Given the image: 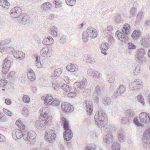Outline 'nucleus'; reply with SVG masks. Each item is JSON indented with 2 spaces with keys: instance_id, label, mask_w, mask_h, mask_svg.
Instances as JSON below:
<instances>
[{
  "instance_id": "1",
  "label": "nucleus",
  "mask_w": 150,
  "mask_h": 150,
  "mask_svg": "<svg viewBox=\"0 0 150 150\" xmlns=\"http://www.w3.org/2000/svg\"><path fill=\"white\" fill-rule=\"evenodd\" d=\"M107 117L105 112L101 110H99L94 116V120L96 124L99 128H103L106 132H110V125L105 124V120Z\"/></svg>"
},
{
  "instance_id": "2",
  "label": "nucleus",
  "mask_w": 150,
  "mask_h": 150,
  "mask_svg": "<svg viewBox=\"0 0 150 150\" xmlns=\"http://www.w3.org/2000/svg\"><path fill=\"white\" fill-rule=\"evenodd\" d=\"M52 117L51 115H48L46 112L44 114H41L39 120L35 122L36 127L38 129L41 128L43 127L48 126L51 122Z\"/></svg>"
},
{
  "instance_id": "3",
  "label": "nucleus",
  "mask_w": 150,
  "mask_h": 150,
  "mask_svg": "<svg viewBox=\"0 0 150 150\" xmlns=\"http://www.w3.org/2000/svg\"><path fill=\"white\" fill-rule=\"evenodd\" d=\"M62 120L65 130L63 133L64 139L66 141H69L72 138L73 134L69 128V122L63 117L62 118Z\"/></svg>"
},
{
  "instance_id": "4",
  "label": "nucleus",
  "mask_w": 150,
  "mask_h": 150,
  "mask_svg": "<svg viewBox=\"0 0 150 150\" xmlns=\"http://www.w3.org/2000/svg\"><path fill=\"white\" fill-rule=\"evenodd\" d=\"M97 35L96 29L91 27H88L86 31H84L83 33L82 39L84 42H87L88 40L89 36L91 38H95Z\"/></svg>"
},
{
  "instance_id": "5",
  "label": "nucleus",
  "mask_w": 150,
  "mask_h": 150,
  "mask_svg": "<svg viewBox=\"0 0 150 150\" xmlns=\"http://www.w3.org/2000/svg\"><path fill=\"white\" fill-rule=\"evenodd\" d=\"M143 87L142 81L139 79H137L129 85V89L131 91H136Z\"/></svg>"
},
{
  "instance_id": "6",
  "label": "nucleus",
  "mask_w": 150,
  "mask_h": 150,
  "mask_svg": "<svg viewBox=\"0 0 150 150\" xmlns=\"http://www.w3.org/2000/svg\"><path fill=\"white\" fill-rule=\"evenodd\" d=\"M46 133L45 139L50 143L53 142L56 136L55 131L51 129H49L47 131Z\"/></svg>"
},
{
  "instance_id": "7",
  "label": "nucleus",
  "mask_w": 150,
  "mask_h": 150,
  "mask_svg": "<svg viewBox=\"0 0 150 150\" xmlns=\"http://www.w3.org/2000/svg\"><path fill=\"white\" fill-rule=\"evenodd\" d=\"M24 136V139L26 141H28L30 142L29 143L32 144L33 142L34 141L35 138L36 137V135L35 133L33 131H30L28 132L26 131V133Z\"/></svg>"
},
{
  "instance_id": "8",
  "label": "nucleus",
  "mask_w": 150,
  "mask_h": 150,
  "mask_svg": "<svg viewBox=\"0 0 150 150\" xmlns=\"http://www.w3.org/2000/svg\"><path fill=\"white\" fill-rule=\"evenodd\" d=\"M140 122L142 123H148L150 121V116L149 114L143 112L139 114Z\"/></svg>"
},
{
  "instance_id": "9",
  "label": "nucleus",
  "mask_w": 150,
  "mask_h": 150,
  "mask_svg": "<svg viewBox=\"0 0 150 150\" xmlns=\"http://www.w3.org/2000/svg\"><path fill=\"white\" fill-rule=\"evenodd\" d=\"M21 14V9L18 7H16L13 8L10 11L11 16L14 18H17L20 16Z\"/></svg>"
},
{
  "instance_id": "10",
  "label": "nucleus",
  "mask_w": 150,
  "mask_h": 150,
  "mask_svg": "<svg viewBox=\"0 0 150 150\" xmlns=\"http://www.w3.org/2000/svg\"><path fill=\"white\" fill-rule=\"evenodd\" d=\"M61 108L62 110L66 112H71L74 110L73 106L66 102L62 103Z\"/></svg>"
},
{
  "instance_id": "11",
  "label": "nucleus",
  "mask_w": 150,
  "mask_h": 150,
  "mask_svg": "<svg viewBox=\"0 0 150 150\" xmlns=\"http://www.w3.org/2000/svg\"><path fill=\"white\" fill-rule=\"evenodd\" d=\"M145 54V51L143 49H138L135 56L137 61L139 62H141L144 58V56Z\"/></svg>"
},
{
  "instance_id": "12",
  "label": "nucleus",
  "mask_w": 150,
  "mask_h": 150,
  "mask_svg": "<svg viewBox=\"0 0 150 150\" xmlns=\"http://www.w3.org/2000/svg\"><path fill=\"white\" fill-rule=\"evenodd\" d=\"M87 73L88 75L98 79H99L101 76V74L100 72L91 68L88 69Z\"/></svg>"
},
{
  "instance_id": "13",
  "label": "nucleus",
  "mask_w": 150,
  "mask_h": 150,
  "mask_svg": "<svg viewBox=\"0 0 150 150\" xmlns=\"http://www.w3.org/2000/svg\"><path fill=\"white\" fill-rule=\"evenodd\" d=\"M115 35H117V38L120 41L122 42H125L128 40V37L127 35L124 34L122 32L120 31H117L115 33Z\"/></svg>"
},
{
  "instance_id": "14",
  "label": "nucleus",
  "mask_w": 150,
  "mask_h": 150,
  "mask_svg": "<svg viewBox=\"0 0 150 150\" xmlns=\"http://www.w3.org/2000/svg\"><path fill=\"white\" fill-rule=\"evenodd\" d=\"M88 82L87 80L85 78L83 79L80 82H77L74 84V86L76 87L77 86L81 89H83L85 88L87 86Z\"/></svg>"
},
{
  "instance_id": "15",
  "label": "nucleus",
  "mask_w": 150,
  "mask_h": 150,
  "mask_svg": "<svg viewBox=\"0 0 150 150\" xmlns=\"http://www.w3.org/2000/svg\"><path fill=\"white\" fill-rule=\"evenodd\" d=\"M142 140L145 143H150V130H146L144 133Z\"/></svg>"
},
{
  "instance_id": "16",
  "label": "nucleus",
  "mask_w": 150,
  "mask_h": 150,
  "mask_svg": "<svg viewBox=\"0 0 150 150\" xmlns=\"http://www.w3.org/2000/svg\"><path fill=\"white\" fill-rule=\"evenodd\" d=\"M52 4L48 2H45L42 4L41 6V8L42 10L46 12H49L52 10Z\"/></svg>"
},
{
  "instance_id": "17",
  "label": "nucleus",
  "mask_w": 150,
  "mask_h": 150,
  "mask_svg": "<svg viewBox=\"0 0 150 150\" xmlns=\"http://www.w3.org/2000/svg\"><path fill=\"white\" fill-rule=\"evenodd\" d=\"M40 54L42 56L45 57H50L52 55V53L47 47H43L40 51Z\"/></svg>"
},
{
  "instance_id": "18",
  "label": "nucleus",
  "mask_w": 150,
  "mask_h": 150,
  "mask_svg": "<svg viewBox=\"0 0 150 150\" xmlns=\"http://www.w3.org/2000/svg\"><path fill=\"white\" fill-rule=\"evenodd\" d=\"M86 110L88 114L91 115L93 112V103L90 101L86 100Z\"/></svg>"
},
{
  "instance_id": "19",
  "label": "nucleus",
  "mask_w": 150,
  "mask_h": 150,
  "mask_svg": "<svg viewBox=\"0 0 150 150\" xmlns=\"http://www.w3.org/2000/svg\"><path fill=\"white\" fill-rule=\"evenodd\" d=\"M101 53L104 55H106V51L109 48L108 44L105 42L101 43L100 46Z\"/></svg>"
},
{
  "instance_id": "20",
  "label": "nucleus",
  "mask_w": 150,
  "mask_h": 150,
  "mask_svg": "<svg viewBox=\"0 0 150 150\" xmlns=\"http://www.w3.org/2000/svg\"><path fill=\"white\" fill-rule=\"evenodd\" d=\"M14 57L19 59L20 60L23 59L25 57V54L20 51H16L13 53Z\"/></svg>"
},
{
  "instance_id": "21",
  "label": "nucleus",
  "mask_w": 150,
  "mask_h": 150,
  "mask_svg": "<svg viewBox=\"0 0 150 150\" xmlns=\"http://www.w3.org/2000/svg\"><path fill=\"white\" fill-rule=\"evenodd\" d=\"M130 30L131 26L129 24L126 23L123 25L122 30V33L128 35L130 33Z\"/></svg>"
},
{
  "instance_id": "22",
  "label": "nucleus",
  "mask_w": 150,
  "mask_h": 150,
  "mask_svg": "<svg viewBox=\"0 0 150 150\" xmlns=\"http://www.w3.org/2000/svg\"><path fill=\"white\" fill-rule=\"evenodd\" d=\"M25 133H26V131H24L23 132L21 130L17 129L15 132V135L16 137H15V134L14 135L13 134V136L14 138L15 139H16V137L19 139H21L22 137H23L24 138L23 135H24L25 134Z\"/></svg>"
},
{
  "instance_id": "23",
  "label": "nucleus",
  "mask_w": 150,
  "mask_h": 150,
  "mask_svg": "<svg viewBox=\"0 0 150 150\" xmlns=\"http://www.w3.org/2000/svg\"><path fill=\"white\" fill-rule=\"evenodd\" d=\"M125 90V86L120 85L118 89L114 93V96L115 97H117L121 95L124 93Z\"/></svg>"
},
{
  "instance_id": "24",
  "label": "nucleus",
  "mask_w": 150,
  "mask_h": 150,
  "mask_svg": "<svg viewBox=\"0 0 150 150\" xmlns=\"http://www.w3.org/2000/svg\"><path fill=\"white\" fill-rule=\"evenodd\" d=\"M49 101L48 105H52L53 106H56L59 105L60 103V101L58 99L53 98L52 96V98Z\"/></svg>"
},
{
  "instance_id": "25",
  "label": "nucleus",
  "mask_w": 150,
  "mask_h": 150,
  "mask_svg": "<svg viewBox=\"0 0 150 150\" xmlns=\"http://www.w3.org/2000/svg\"><path fill=\"white\" fill-rule=\"evenodd\" d=\"M102 103L106 106L110 105L112 103V100L110 97L106 96H103L102 98Z\"/></svg>"
},
{
  "instance_id": "26",
  "label": "nucleus",
  "mask_w": 150,
  "mask_h": 150,
  "mask_svg": "<svg viewBox=\"0 0 150 150\" xmlns=\"http://www.w3.org/2000/svg\"><path fill=\"white\" fill-rule=\"evenodd\" d=\"M54 40L52 37L48 36L46 38H44L42 41L43 44L47 45H49L53 43Z\"/></svg>"
},
{
  "instance_id": "27",
  "label": "nucleus",
  "mask_w": 150,
  "mask_h": 150,
  "mask_svg": "<svg viewBox=\"0 0 150 150\" xmlns=\"http://www.w3.org/2000/svg\"><path fill=\"white\" fill-rule=\"evenodd\" d=\"M10 59V57H8L6 58L4 61V63L3 66L6 68V69H9L11 66V62Z\"/></svg>"
},
{
  "instance_id": "28",
  "label": "nucleus",
  "mask_w": 150,
  "mask_h": 150,
  "mask_svg": "<svg viewBox=\"0 0 150 150\" xmlns=\"http://www.w3.org/2000/svg\"><path fill=\"white\" fill-rule=\"evenodd\" d=\"M36 66L38 68H42L46 66L45 63L41 62L40 61V57L37 56L36 57Z\"/></svg>"
},
{
  "instance_id": "29",
  "label": "nucleus",
  "mask_w": 150,
  "mask_h": 150,
  "mask_svg": "<svg viewBox=\"0 0 150 150\" xmlns=\"http://www.w3.org/2000/svg\"><path fill=\"white\" fill-rule=\"evenodd\" d=\"M113 137L110 134H106L104 138V142L107 144H110L113 141Z\"/></svg>"
},
{
  "instance_id": "30",
  "label": "nucleus",
  "mask_w": 150,
  "mask_h": 150,
  "mask_svg": "<svg viewBox=\"0 0 150 150\" xmlns=\"http://www.w3.org/2000/svg\"><path fill=\"white\" fill-rule=\"evenodd\" d=\"M28 79L31 81H34L35 79V76L33 70L29 71L27 73Z\"/></svg>"
},
{
  "instance_id": "31",
  "label": "nucleus",
  "mask_w": 150,
  "mask_h": 150,
  "mask_svg": "<svg viewBox=\"0 0 150 150\" xmlns=\"http://www.w3.org/2000/svg\"><path fill=\"white\" fill-rule=\"evenodd\" d=\"M5 41H2L0 43V52H3L5 48L8 47L7 45L9 42L8 41V42Z\"/></svg>"
},
{
  "instance_id": "32",
  "label": "nucleus",
  "mask_w": 150,
  "mask_h": 150,
  "mask_svg": "<svg viewBox=\"0 0 150 150\" xmlns=\"http://www.w3.org/2000/svg\"><path fill=\"white\" fill-rule=\"evenodd\" d=\"M78 68V66L76 65L71 64L67 66L66 67L67 70L69 71L74 72L77 71Z\"/></svg>"
},
{
  "instance_id": "33",
  "label": "nucleus",
  "mask_w": 150,
  "mask_h": 150,
  "mask_svg": "<svg viewBox=\"0 0 150 150\" xmlns=\"http://www.w3.org/2000/svg\"><path fill=\"white\" fill-rule=\"evenodd\" d=\"M62 72V70L61 69H56L54 73H52L51 75V78L54 79V77H59Z\"/></svg>"
},
{
  "instance_id": "34",
  "label": "nucleus",
  "mask_w": 150,
  "mask_h": 150,
  "mask_svg": "<svg viewBox=\"0 0 150 150\" xmlns=\"http://www.w3.org/2000/svg\"><path fill=\"white\" fill-rule=\"evenodd\" d=\"M149 40L146 38H144L141 40V45L144 47L147 48L149 46Z\"/></svg>"
},
{
  "instance_id": "35",
  "label": "nucleus",
  "mask_w": 150,
  "mask_h": 150,
  "mask_svg": "<svg viewBox=\"0 0 150 150\" xmlns=\"http://www.w3.org/2000/svg\"><path fill=\"white\" fill-rule=\"evenodd\" d=\"M125 113L126 116L132 120L135 115L133 111L131 109H128L126 111Z\"/></svg>"
},
{
  "instance_id": "36",
  "label": "nucleus",
  "mask_w": 150,
  "mask_h": 150,
  "mask_svg": "<svg viewBox=\"0 0 150 150\" xmlns=\"http://www.w3.org/2000/svg\"><path fill=\"white\" fill-rule=\"evenodd\" d=\"M140 35V32L138 30H134L132 35V38L134 40L139 38Z\"/></svg>"
},
{
  "instance_id": "37",
  "label": "nucleus",
  "mask_w": 150,
  "mask_h": 150,
  "mask_svg": "<svg viewBox=\"0 0 150 150\" xmlns=\"http://www.w3.org/2000/svg\"><path fill=\"white\" fill-rule=\"evenodd\" d=\"M0 5L6 9L9 8V4L7 0H0Z\"/></svg>"
},
{
  "instance_id": "38",
  "label": "nucleus",
  "mask_w": 150,
  "mask_h": 150,
  "mask_svg": "<svg viewBox=\"0 0 150 150\" xmlns=\"http://www.w3.org/2000/svg\"><path fill=\"white\" fill-rule=\"evenodd\" d=\"M61 88L64 91L68 92L71 91V87L66 84L61 83Z\"/></svg>"
},
{
  "instance_id": "39",
  "label": "nucleus",
  "mask_w": 150,
  "mask_h": 150,
  "mask_svg": "<svg viewBox=\"0 0 150 150\" xmlns=\"http://www.w3.org/2000/svg\"><path fill=\"white\" fill-rule=\"evenodd\" d=\"M114 20L115 22L117 23H119L122 22L123 20L121 18V16L118 14H116L114 18Z\"/></svg>"
},
{
  "instance_id": "40",
  "label": "nucleus",
  "mask_w": 150,
  "mask_h": 150,
  "mask_svg": "<svg viewBox=\"0 0 150 150\" xmlns=\"http://www.w3.org/2000/svg\"><path fill=\"white\" fill-rule=\"evenodd\" d=\"M52 98V96L49 95V94L47 95L46 97L42 96L41 98V100H44V103L48 104L49 101Z\"/></svg>"
},
{
  "instance_id": "41",
  "label": "nucleus",
  "mask_w": 150,
  "mask_h": 150,
  "mask_svg": "<svg viewBox=\"0 0 150 150\" xmlns=\"http://www.w3.org/2000/svg\"><path fill=\"white\" fill-rule=\"evenodd\" d=\"M113 28L112 26L110 25L107 27L104 32H106L108 35L112 34Z\"/></svg>"
},
{
  "instance_id": "42",
  "label": "nucleus",
  "mask_w": 150,
  "mask_h": 150,
  "mask_svg": "<svg viewBox=\"0 0 150 150\" xmlns=\"http://www.w3.org/2000/svg\"><path fill=\"white\" fill-rule=\"evenodd\" d=\"M143 16V13L142 12H140L138 13L137 16V19L135 21V23L136 24H137L141 21Z\"/></svg>"
},
{
  "instance_id": "43",
  "label": "nucleus",
  "mask_w": 150,
  "mask_h": 150,
  "mask_svg": "<svg viewBox=\"0 0 150 150\" xmlns=\"http://www.w3.org/2000/svg\"><path fill=\"white\" fill-rule=\"evenodd\" d=\"M113 150H120V146L119 143L114 142L112 145Z\"/></svg>"
},
{
  "instance_id": "44",
  "label": "nucleus",
  "mask_w": 150,
  "mask_h": 150,
  "mask_svg": "<svg viewBox=\"0 0 150 150\" xmlns=\"http://www.w3.org/2000/svg\"><path fill=\"white\" fill-rule=\"evenodd\" d=\"M61 83H57L56 82H53L52 83V85L55 91H58L59 88L61 87Z\"/></svg>"
},
{
  "instance_id": "45",
  "label": "nucleus",
  "mask_w": 150,
  "mask_h": 150,
  "mask_svg": "<svg viewBox=\"0 0 150 150\" xmlns=\"http://www.w3.org/2000/svg\"><path fill=\"white\" fill-rule=\"evenodd\" d=\"M57 29L55 26H53L52 28L51 34L52 36H56L57 35Z\"/></svg>"
},
{
  "instance_id": "46",
  "label": "nucleus",
  "mask_w": 150,
  "mask_h": 150,
  "mask_svg": "<svg viewBox=\"0 0 150 150\" xmlns=\"http://www.w3.org/2000/svg\"><path fill=\"white\" fill-rule=\"evenodd\" d=\"M132 120L130 118L126 116V117L122 118L121 121L122 124H126Z\"/></svg>"
},
{
  "instance_id": "47",
  "label": "nucleus",
  "mask_w": 150,
  "mask_h": 150,
  "mask_svg": "<svg viewBox=\"0 0 150 150\" xmlns=\"http://www.w3.org/2000/svg\"><path fill=\"white\" fill-rule=\"evenodd\" d=\"M16 124L18 125L20 129H23L25 127L24 125L23 124L20 120H17L16 122Z\"/></svg>"
},
{
  "instance_id": "48",
  "label": "nucleus",
  "mask_w": 150,
  "mask_h": 150,
  "mask_svg": "<svg viewBox=\"0 0 150 150\" xmlns=\"http://www.w3.org/2000/svg\"><path fill=\"white\" fill-rule=\"evenodd\" d=\"M96 146L94 144H91L88 145L85 148V150H95Z\"/></svg>"
},
{
  "instance_id": "49",
  "label": "nucleus",
  "mask_w": 150,
  "mask_h": 150,
  "mask_svg": "<svg viewBox=\"0 0 150 150\" xmlns=\"http://www.w3.org/2000/svg\"><path fill=\"white\" fill-rule=\"evenodd\" d=\"M55 5V8H59L62 6V1H57L56 0H54Z\"/></svg>"
},
{
  "instance_id": "50",
  "label": "nucleus",
  "mask_w": 150,
  "mask_h": 150,
  "mask_svg": "<svg viewBox=\"0 0 150 150\" xmlns=\"http://www.w3.org/2000/svg\"><path fill=\"white\" fill-rule=\"evenodd\" d=\"M107 80L110 83H113L115 81V78L112 75L108 74Z\"/></svg>"
},
{
  "instance_id": "51",
  "label": "nucleus",
  "mask_w": 150,
  "mask_h": 150,
  "mask_svg": "<svg viewBox=\"0 0 150 150\" xmlns=\"http://www.w3.org/2000/svg\"><path fill=\"white\" fill-rule=\"evenodd\" d=\"M140 72V65H138L135 67L133 73L135 75H137Z\"/></svg>"
},
{
  "instance_id": "52",
  "label": "nucleus",
  "mask_w": 150,
  "mask_h": 150,
  "mask_svg": "<svg viewBox=\"0 0 150 150\" xmlns=\"http://www.w3.org/2000/svg\"><path fill=\"white\" fill-rule=\"evenodd\" d=\"M22 113L25 117H28L29 115V112L28 110L25 107H24L23 108Z\"/></svg>"
},
{
  "instance_id": "53",
  "label": "nucleus",
  "mask_w": 150,
  "mask_h": 150,
  "mask_svg": "<svg viewBox=\"0 0 150 150\" xmlns=\"http://www.w3.org/2000/svg\"><path fill=\"white\" fill-rule=\"evenodd\" d=\"M29 16L28 15H26L23 17L21 21L23 22V23L24 24H25L29 22Z\"/></svg>"
},
{
  "instance_id": "54",
  "label": "nucleus",
  "mask_w": 150,
  "mask_h": 150,
  "mask_svg": "<svg viewBox=\"0 0 150 150\" xmlns=\"http://www.w3.org/2000/svg\"><path fill=\"white\" fill-rule=\"evenodd\" d=\"M7 81L4 79H2L0 81V86L2 87H4L7 84Z\"/></svg>"
},
{
  "instance_id": "55",
  "label": "nucleus",
  "mask_w": 150,
  "mask_h": 150,
  "mask_svg": "<svg viewBox=\"0 0 150 150\" xmlns=\"http://www.w3.org/2000/svg\"><path fill=\"white\" fill-rule=\"evenodd\" d=\"M118 139L121 142H122L125 141V137L122 134H120L118 136Z\"/></svg>"
},
{
  "instance_id": "56",
  "label": "nucleus",
  "mask_w": 150,
  "mask_h": 150,
  "mask_svg": "<svg viewBox=\"0 0 150 150\" xmlns=\"http://www.w3.org/2000/svg\"><path fill=\"white\" fill-rule=\"evenodd\" d=\"M137 98L139 102L141 103L142 105H144V100L143 96L141 95L138 96Z\"/></svg>"
},
{
  "instance_id": "57",
  "label": "nucleus",
  "mask_w": 150,
  "mask_h": 150,
  "mask_svg": "<svg viewBox=\"0 0 150 150\" xmlns=\"http://www.w3.org/2000/svg\"><path fill=\"white\" fill-rule=\"evenodd\" d=\"M83 62L86 63H88V60L91 57L88 54H85L83 57Z\"/></svg>"
},
{
  "instance_id": "58",
  "label": "nucleus",
  "mask_w": 150,
  "mask_h": 150,
  "mask_svg": "<svg viewBox=\"0 0 150 150\" xmlns=\"http://www.w3.org/2000/svg\"><path fill=\"white\" fill-rule=\"evenodd\" d=\"M23 100L24 102L28 103L30 101V99L28 96L25 95L23 97Z\"/></svg>"
},
{
  "instance_id": "59",
  "label": "nucleus",
  "mask_w": 150,
  "mask_h": 150,
  "mask_svg": "<svg viewBox=\"0 0 150 150\" xmlns=\"http://www.w3.org/2000/svg\"><path fill=\"white\" fill-rule=\"evenodd\" d=\"M3 110L4 113L10 117H11L13 115L12 113L9 110L5 108H4Z\"/></svg>"
},
{
  "instance_id": "60",
  "label": "nucleus",
  "mask_w": 150,
  "mask_h": 150,
  "mask_svg": "<svg viewBox=\"0 0 150 150\" xmlns=\"http://www.w3.org/2000/svg\"><path fill=\"white\" fill-rule=\"evenodd\" d=\"M128 48L129 49H135L136 48V47L135 45L132 43L129 42L128 43Z\"/></svg>"
},
{
  "instance_id": "61",
  "label": "nucleus",
  "mask_w": 150,
  "mask_h": 150,
  "mask_svg": "<svg viewBox=\"0 0 150 150\" xmlns=\"http://www.w3.org/2000/svg\"><path fill=\"white\" fill-rule=\"evenodd\" d=\"M95 93H97L98 95L101 94V91L99 86H97L96 87L95 90Z\"/></svg>"
},
{
  "instance_id": "62",
  "label": "nucleus",
  "mask_w": 150,
  "mask_h": 150,
  "mask_svg": "<svg viewBox=\"0 0 150 150\" xmlns=\"http://www.w3.org/2000/svg\"><path fill=\"white\" fill-rule=\"evenodd\" d=\"M6 68L3 67V68H2V73H3L2 76L4 78H6L5 76H4L6 75V74L7 73L8 70L9 69H6Z\"/></svg>"
},
{
  "instance_id": "63",
  "label": "nucleus",
  "mask_w": 150,
  "mask_h": 150,
  "mask_svg": "<svg viewBox=\"0 0 150 150\" xmlns=\"http://www.w3.org/2000/svg\"><path fill=\"white\" fill-rule=\"evenodd\" d=\"M96 60L94 59L91 57L88 60V63H89L91 64H93L96 63Z\"/></svg>"
},
{
  "instance_id": "64",
  "label": "nucleus",
  "mask_w": 150,
  "mask_h": 150,
  "mask_svg": "<svg viewBox=\"0 0 150 150\" xmlns=\"http://www.w3.org/2000/svg\"><path fill=\"white\" fill-rule=\"evenodd\" d=\"M59 42L61 44H64L66 42V36L63 35L59 40Z\"/></svg>"
}]
</instances>
